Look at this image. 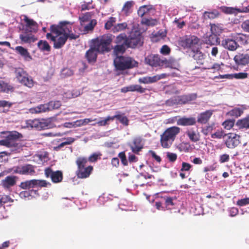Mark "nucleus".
I'll use <instances>...</instances> for the list:
<instances>
[{
    "instance_id": "1",
    "label": "nucleus",
    "mask_w": 249,
    "mask_h": 249,
    "mask_svg": "<svg viewBox=\"0 0 249 249\" xmlns=\"http://www.w3.org/2000/svg\"><path fill=\"white\" fill-rule=\"evenodd\" d=\"M72 23L69 21H61L58 25H52L51 33H47L46 38L53 42L55 49L61 48L66 43L67 39H76L79 37V34L72 33Z\"/></svg>"
},
{
    "instance_id": "2",
    "label": "nucleus",
    "mask_w": 249,
    "mask_h": 249,
    "mask_svg": "<svg viewBox=\"0 0 249 249\" xmlns=\"http://www.w3.org/2000/svg\"><path fill=\"white\" fill-rule=\"evenodd\" d=\"M116 44L114 47L115 53H124L128 48L135 49L143 44L142 38L140 32L132 30L127 36L125 33L117 36L115 40Z\"/></svg>"
},
{
    "instance_id": "3",
    "label": "nucleus",
    "mask_w": 249,
    "mask_h": 249,
    "mask_svg": "<svg viewBox=\"0 0 249 249\" xmlns=\"http://www.w3.org/2000/svg\"><path fill=\"white\" fill-rule=\"evenodd\" d=\"M113 53L115 55L113 60V65L116 71H123L138 67V62L133 57L128 55H123L124 53H115L114 48Z\"/></svg>"
},
{
    "instance_id": "4",
    "label": "nucleus",
    "mask_w": 249,
    "mask_h": 249,
    "mask_svg": "<svg viewBox=\"0 0 249 249\" xmlns=\"http://www.w3.org/2000/svg\"><path fill=\"white\" fill-rule=\"evenodd\" d=\"M113 36L110 34H104L92 39L91 44L98 53L105 54L111 50Z\"/></svg>"
},
{
    "instance_id": "5",
    "label": "nucleus",
    "mask_w": 249,
    "mask_h": 249,
    "mask_svg": "<svg viewBox=\"0 0 249 249\" xmlns=\"http://www.w3.org/2000/svg\"><path fill=\"white\" fill-rule=\"evenodd\" d=\"M5 135L3 139L0 140V145L8 148L17 149L20 147L19 140L22 138L21 133L16 131L2 132Z\"/></svg>"
},
{
    "instance_id": "6",
    "label": "nucleus",
    "mask_w": 249,
    "mask_h": 249,
    "mask_svg": "<svg viewBox=\"0 0 249 249\" xmlns=\"http://www.w3.org/2000/svg\"><path fill=\"white\" fill-rule=\"evenodd\" d=\"M180 130L179 127L176 126L167 128L160 135V142L161 146L164 148H169L177 135L180 132Z\"/></svg>"
},
{
    "instance_id": "7",
    "label": "nucleus",
    "mask_w": 249,
    "mask_h": 249,
    "mask_svg": "<svg viewBox=\"0 0 249 249\" xmlns=\"http://www.w3.org/2000/svg\"><path fill=\"white\" fill-rule=\"evenodd\" d=\"M88 162L87 158L85 157H78L75 161L77 166L76 174L78 178H89L93 170V167L89 165L86 167Z\"/></svg>"
},
{
    "instance_id": "8",
    "label": "nucleus",
    "mask_w": 249,
    "mask_h": 249,
    "mask_svg": "<svg viewBox=\"0 0 249 249\" xmlns=\"http://www.w3.org/2000/svg\"><path fill=\"white\" fill-rule=\"evenodd\" d=\"M200 39L194 35H185L179 38L178 44L184 49H191L192 51L199 46Z\"/></svg>"
},
{
    "instance_id": "9",
    "label": "nucleus",
    "mask_w": 249,
    "mask_h": 249,
    "mask_svg": "<svg viewBox=\"0 0 249 249\" xmlns=\"http://www.w3.org/2000/svg\"><path fill=\"white\" fill-rule=\"evenodd\" d=\"M51 183L43 179H33L21 182L19 187L24 190H31L36 187H47L51 186Z\"/></svg>"
},
{
    "instance_id": "10",
    "label": "nucleus",
    "mask_w": 249,
    "mask_h": 249,
    "mask_svg": "<svg viewBox=\"0 0 249 249\" xmlns=\"http://www.w3.org/2000/svg\"><path fill=\"white\" fill-rule=\"evenodd\" d=\"M16 78L18 82L23 85L32 88L34 85L33 80L29 77L28 73L20 68H17L15 70Z\"/></svg>"
},
{
    "instance_id": "11",
    "label": "nucleus",
    "mask_w": 249,
    "mask_h": 249,
    "mask_svg": "<svg viewBox=\"0 0 249 249\" xmlns=\"http://www.w3.org/2000/svg\"><path fill=\"white\" fill-rule=\"evenodd\" d=\"M45 175L47 178H50L54 183L61 182L63 178V173L61 171H54L50 167L46 168L45 170Z\"/></svg>"
},
{
    "instance_id": "12",
    "label": "nucleus",
    "mask_w": 249,
    "mask_h": 249,
    "mask_svg": "<svg viewBox=\"0 0 249 249\" xmlns=\"http://www.w3.org/2000/svg\"><path fill=\"white\" fill-rule=\"evenodd\" d=\"M29 124L38 130L49 129L52 127L50 121L44 119H34L29 121Z\"/></svg>"
},
{
    "instance_id": "13",
    "label": "nucleus",
    "mask_w": 249,
    "mask_h": 249,
    "mask_svg": "<svg viewBox=\"0 0 249 249\" xmlns=\"http://www.w3.org/2000/svg\"><path fill=\"white\" fill-rule=\"evenodd\" d=\"M14 173L22 175H33L35 173V166L29 164L15 166Z\"/></svg>"
},
{
    "instance_id": "14",
    "label": "nucleus",
    "mask_w": 249,
    "mask_h": 249,
    "mask_svg": "<svg viewBox=\"0 0 249 249\" xmlns=\"http://www.w3.org/2000/svg\"><path fill=\"white\" fill-rule=\"evenodd\" d=\"M240 136L234 133H229L227 139L225 142L227 147L233 149L237 147L240 143Z\"/></svg>"
},
{
    "instance_id": "15",
    "label": "nucleus",
    "mask_w": 249,
    "mask_h": 249,
    "mask_svg": "<svg viewBox=\"0 0 249 249\" xmlns=\"http://www.w3.org/2000/svg\"><path fill=\"white\" fill-rule=\"evenodd\" d=\"M144 63L151 67H156L162 64V61L158 54H150L145 57Z\"/></svg>"
},
{
    "instance_id": "16",
    "label": "nucleus",
    "mask_w": 249,
    "mask_h": 249,
    "mask_svg": "<svg viewBox=\"0 0 249 249\" xmlns=\"http://www.w3.org/2000/svg\"><path fill=\"white\" fill-rule=\"evenodd\" d=\"M213 111L212 110H207L198 114L197 117L196 123L201 124H206L210 120L212 115Z\"/></svg>"
},
{
    "instance_id": "17",
    "label": "nucleus",
    "mask_w": 249,
    "mask_h": 249,
    "mask_svg": "<svg viewBox=\"0 0 249 249\" xmlns=\"http://www.w3.org/2000/svg\"><path fill=\"white\" fill-rule=\"evenodd\" d=\"M17 177L14 176H8L1 181V185L6 190H9L11 187L16 184Z\"/></svg>"
},
{
    "instance_id": "18",
    "label": "nucleus",
    "mask_w": 249,
    "mask_h": 249,
    "mask_svg": "<svg viewBox=\"0 0 249 249\" xmlns=\"http://www.w3.org/2000/svg\"><path fill=\"white\" fill-rule=\"evenodd\" d=\"M129 145L133 153L138 154L143 147L142 139L140 137L135 138L132 143Z\"/></svg>"
},
{
    "instance_id": "19",
    "label": "nucleus",
    "mask_w": 249,
    "mask_h": 249,
    "mask_svg": "<svg viewBox=\"0 0 249 249\" xmlns=\"http://www.w3.org/2000/svg\"><path fill=\"white\" fill-rule=\"evenodd\" d=\"M221 44L224 48L231 51H235L239 46L236 41L230 38L223 39Z\"/></svg>"
},
{
    "instance_id": "20",
    "label": "nucleus",
    "mask_w": 249,
    "mask_h": 249,
    "mask_svg": "<svg viewBox=\"0 0 249 249\" xmlns=\"http://www.w3.org/2000/svg\"><path fill=\"white\" fill-rule=\"evenodd\" d=\"M236 64L239 65H246L249 64V54L239 53L233 58Z\"/></svg>"
},
{
    "instance_id": "21",
    "label": "nucleus",
    "mask_w": 249,
    "mask_h": 249,
    "mask_svg": "<svg viewBox=\"0 0 249 249\" xmlns=\"http://www.w3.org/2000/svg\"><path fill=\"white\" fill-rule=\"evenodd\" d=\"M196 124V120L194 117H183L179 118L177 121V124L181 126H192L195 125Z\"/></svg>"
},
{
    "instance_id": "22",
    "label": "nucleus",
    "mask_w": 249,
    "mask_h": 249,
    "mask_svg": "<svg viewBox=\"0 0 249 249\" xmlns=\"http://www.w3.org/2000/svg\"><path fill=\"white\" fill-rule=\"evenodd\" d=\"M97 53L95 49L91 45L89 49L86 52L85 54V57L89 63H94L96 61Z\"/></svg>"
},
{
    "instance_id": "23",
    "label": "nucleus",
    "mask_w": 249,
    "mask_h": 249,
    "mask_svg": "<svg viewBox=\"0 0 249 249\" xmlns=\"http://www.w3.org/2000/svg\"><path fill=\"white\" fill-rule=\"evenodd\" d=\"M24 20L26 23V26L30 29L31 32L36 33L38 31L37 23L32 19H30L27 16H24Z\"/></svg>"
},
{
    "instance_id": "24",
    "label": "nucleus",
    "mask_w": 249,
    "mask_h": 249,
    "mask_svg": "<svg viewBox=\"0 0 249 249\" xmlns=\"http://www.w3.org/2000/svg\"><path fill=\"white\" fill-rule=\"evenodd\" d=\"M15 51L18 54L23 57L26 61L32 60V56L27 49L24 48L22 46H18L15 48Z\"/></svg>"
},
{
    "instance_id": "25",
    "label": "nucleus",
    "mask_w": 249,
    "mask_h": 249,
    "mask_svg": "<svg viewBox=\"0 0 249 249\" xmlns=\"http://www.w3.org/2000/svg\"><path fill=\"white\" fill-rule=\"evenodd\" d=\"M219 15V11L216 9H213L212 11H205L203 13L202 18L204 20H212L217 18Z\"/></svg>"
},
{
    "instance_id": "26",
    "label": "nucleus",
    "mask_w": 249,
    "mask_h": 249,
    "mask_svg": "<svg viewBox=\"0 0 249 249\" xmlns=\"http://www.w3.org/2000/svg\"><path fill=\"white\" fill-rule=\"evenodd\" d=\"M196 98V95L195 94H190L178 96L180 104H185Z\"/></svg>"
},
{
    "instance_id": "27",
    "label": "nucleus",
    "mask_w": 249,
    "mask_h": 249,
    "mask_svg": "<svg viewBox=\"0 0 249 249\" xmlns=\"http://www.w3.org/2000/svg\"><path fill=\"white\" fill-rule=\"evenodd\" d=\"M192 51L194 53V54L193 55L194 59L197 61V63L202 65L203 64V60L205 58V55L199 50H198V47Z\"/></svg>"
},
{
    "instance_id": "28",
    "label": "nucleus",
    "mask_w": 249,
    "mask_h": 249,
    "mask_svg": "<svg viewBox=\"0 0 249 249\" xmlns=\"http://www.w3.org/2000/svg\"><path fill=\"white\" fill-rule=\"evenodd\" d=\"M186 135L193 142H197L200 140V135L199 132L196 131L193 129H191L186 131Z\"/></svg>"
},
{
    "instance_id": "29",
    "label": "nucleus",
    "mask_w": 249,
    "mask_h": 249,
    "mask_svg": "<svg viewBox=\"0 0 249 249\" xmlns=\"http://www.w3.org/2000/svg\"><path fill=\"white\" fill-rule=\"evenodd\" d=\"M14 90V87L5 82L1 78H0V92L8 93L9 91H13Z\"/></svg>"
},
{
    "instance_id": "30",
    "label": "nucleus",
    "mask_w": 249,
    "mask_h": 249,
    "mask_svg": "<svg viewBox=\"0 0 249 249\" xmlns=\"http://www.w3.org/2000/svg\"><path fill=\"white\" fill-rule=\"evenodd\" d=\"M37 194V190L31 189L21 191L19 193V196L21 198L25 199H30L33 195Z\"/></svg>"
},
{
    "instance_id": "31",
    "label": "nucleus",
    "mask_w": 249,
    "mask_h": 249,
    "mask_svg": "<svg viewBox=\"0 0 249 249\" xmlns=\"http://www.w3.org/2000/svg\"><path fill=\"white\" fill-rule=\"evenodd\" d=\"M97 20L93 19L90 20L89 22L87 25H84L83 30V34H86L93 31L95 26L97 25Z\"/></svg>"
},
{
    "instance_id": "32",
    "label": "nucleus",
    "mask_w": 249,
    "mask_h": 249,
    "mask_svg": "<svg viewBox=\"0 0 249 249\" xmlns=\"http://www.w3.org/2000/svg\"><path fill=\"white\" fill-rule=\"evenodd\" d=\"M19 38L21 41L24 43H32L35 42L37 38L32 34H22L20 35Z\"/></svg>"
},
{
    "instance_id": "33",
    "label": "nucleus",
    "mask_w": 249,
    "mask_h": 249,
    "mask_svg": "<svg viewBox=\"0 0 249 249\" xmlns=\"http://www.w3.org/2000/svg\"><path fill=\"white\" fill-rule=\"evenodd\" d=\"M236 125L240 129L249 128V114L246 117L238 120L236 122Z\"/></svg>"
},
{
    "instance_id": "34",
    "label": "nucleus",
    "mask_w": 249,
    "mask_h": 249,
    "mask_svg": "<svg viewBox=\"0 0 249 249\" xmlns=\"http://www.w3.org/2000/svg\"><path fill=\"white\" fill-rule=\"evenodd\" d=\"M153 9V6L151 5H144L140 7L138 10V15L141 17H142L145 14L148 13Z\"/></svg>"
},
{
    "instance_id": "35",
    "label": "nucleus",
    "mask_w": 249,
    "mask_h": 249,
    "mask_svg": "<svg viewBox=\"0 0 249 249\" xmlns=\"http://www.w3.org/2000/svg\"><path fill=\"white\" fill-rule=\"evenodd\" d=\"M215 129V124L214 123H212L211 124H208L206 126L202 128L201 132L205 136H207L209 134H212L213 130Z\"/></svg>"
},
{
    "instance_id": "36",
    "label": "nucleus",
    "mask_w": 249,
    "mask_h": 249,
    "mask_svg": "<svg viewBox=\"0 0 249 249\" xmlns=\"http://www.w3.org/2000/svg\"><path fill=\"white\" fill-rule=\"evenodd\" d=\"M134 2L132 0L126 1L122 9V11L126 16H128L131 13V8L133 6Z\"/></svg>"
},
{
    "instance_id": "37",
    "label": "nucleus",
    "mask_w": 249,
    "mask_h": 249,
    "mask_svg": "<svg viewBox=\"0 0 249 249\" xmlns=\"http://www.w3.org/2000/svg\"><path fill=\"white\" fill-rule=\"evenodd\" d=\"M113 120L115 119L118 120L122 124L125 126H127L129 124V120L127 117L124 115V114H117L113 116Z\"/></svg>"
},
{
    "instance_id": "38",
    "label": "nucleus",
    "mask_w": 249,
    "mask_h": 249,
    "mask_svg": "<svg viewBox=\"0 0 249 249\" xmlns=\"http://www.w3.org/2000/svg\"><path fill=\"white\" fill-rule=\"evenodd\" d=\"M37 46L42 51L50 52L51 51V46L45 40H39L37 43Z\"/></svg>"
},
{
    "instance_id": "39",
    "label": "nucleus",
    "mask_w": 249,
    "mask_h": 249,
    "mask_svg": "<svg viewBox=\"0 0 249 249\" xmlns=\"http://www.w3.org/2000/svg\"><path fill=\"white\" fill-rule=\"evenodd\" d=\"M140 83L148 84L156 82L155 76H145L140 78L139 79Z\"/></svg>"
},
{
    "instance_id": "40",
    "label": "nucleus",
    "mask_w": 249,
    "mask_h": 249,
    "mask_svg": "<svg viewBox=\"0 0 249 249\" xmlns=\"http://www.w3.org/2000/svg\"><path fill=\"white\" fill-rule=\"evenodd\" d=\"M36 113L46 112L49 111V107L48 104L40 105L32 109Z\"/></svg>"
},
{
    "instance_id": "41",
    "label": "nucleus",
    "mask_w": 249,
    "mask_h": 249,
    "mask_svg": "<svg viewBox=\"0 0 249 249\" xmlns=\"http://www.w3.org/2000/svg\"><path fill=\"white\" fill-rule=\"evenodd\" d=\"M243 113V110L239 107H235L233 109L230 110L228 114L231 116H233L235 118H237L240 116Z\"/></svg>"
},
{
    "instance_id": "42",
    "label": "nucleus",
    "mask_w": 249,
    "mask_h": 249,
    "mask_svg": "<svg viewBox=\"0 0 249 249\" xmlns=\"http://www.w3.org/2000/svg\"><path fill=\"white\" fill-rule=\"evenodd\" d=\"M129 90L130 91H137L139 93H143L145 92L146 89L139 85H132L129 86Z\"/></svg>"
},
{
    "instance_id": "43",
    "label": "nucleus",
    "mask_w": 249,
    "mask_h": 249,
    "mask_svg": "<svg viewBox=\"0 0 249 249\" xmlns=\"http://www.w3.org/2000/svg\"><path fill=\"white\" fill-rule=\"evenodd\" d=\"M127 27V24L126 22L118 23L113 27L112 31L113 33L119 32L125 30Z\"/></svg>"
},
{
    "instance_id": "44",
    "label": "nucleus",
    "mask_w": 249,
    "mask_h": 249,
    "mask_svg": "<svg viewBox=\"0 0 249 249\" xmlns=\"http://www.w3.org/2000/svg\"><path fill=\"white\" fill-rule=\"evenodd\" d=\"M220 8L223 12L227 14H236L238 12V9L235 8L222 6Z\"/></svg>"
},
{
    "instance_id": "45",
    "label": "nucleus",
    "mask_w": 249,
    "mask_h": 249,
    "mask_svg": "<svg viewBox=\"0 0 249 249\" xmlns=\"http://www.w3.org/2000/svg\"><path fill=\"white\" fill-rule=\"evenodd\" d=\"M14 201L9 196L7 195H0V208H1L4 204L8 203H11Z\"/></svg>"
},
{
    "instance_id": "46",
    "label": "nucleus",
    "mask_w": 249,
    "mask_h": 249,
    "mask_svg": "<svg viewBox=\"0 0 249 249\" xmlns=\"http://www.w3.org/2000/svg\"><path fill=\"white\" fill-rule=\"evenodd\" d=\"M93 14L92 12H87L82 17H79L80 23L82 26L84 25V23L88 21L91 18Z\"/></svg>"
},
{
    "instance_id": "47",
    "label": "nucleus",
    "mask_w": 249,
    "mask_h": 249,
    "mask_svg": "<svg viewBox=\"0 0 249 249\" xmlns=\"http://www.w3.org/2000/svg\"><path fill=\"white\" fill-rule=\"evenodd\" d=\"M141 23L146 26H154L157 24V20L156 19L143 18Z\"/></svg>"
},
{
    "instance_id": "48",
    "label": "nucleus",
    "mask_w": 249,
    "mask_h": 249,
    "mask_svg": "<svg viewBox=\"0 0 249 249\" xmlns=\"http://www.w3.org/2000/svg\"><path fill=\"white\" fill-rule=\"evenodd\" d=\"M211 31L212 34L217 36V35H219L222 33V29L219 27V26L215 24H211Z\"/></svg>"
},
{
    "instance_id": "49",
    "label": "nucleus",
    "mask_w": 249,
    "mask_h": 249,
    "mask_svg": "<svg viewBox=\"0 0 249 249\" xmlns=\"http://www.w3.org/2000/svg\"><path fill=\"white\" fill-rule=\"evenodd\" d=\"M165 200V205L167 209H172L175 206V203L173 202V199L170 196L164 197Z\"/></svg>"
},
{
    "instance_id": "50",
    "label": "nucleus",
    "mask_w": 249,
    "mask_h": 249,
    "mask_svg": "<svg viewBox=\"0 0 249 249\" xmlns=\"http://www.w3.org/2000/svg\"><path fill=\"white\" fill-rule=\"evenodd\" d=\"M101 156L102 154L100 152L94 153L87 158L88 161H89L90 162H95L98 160L101 159Z\"/></svg>"
},
{
    "instance_id": "51",
    "label": "nucleus",
    "mask_w": 249,
    "mask_h": 249,
    "mask_svg": "<svg viewBox=\"0 0 249 249\" xmlns=\"http://www.w3.org/2000/svg\"><path fill=\"white\" fill-rule=\"evenodd\" d=\"M236 39L241 45H246L248 43L246 36L243 34H238Z\"/></svg>"
},
{
    "instance_id": "52",
    "label": "nucleus",
    "mask_w": 249,
    "mask_h": 249,
    "mask_svg": "<svg viewBox=\"0 0 249 249\" xmlns=\"http://www.w3.org/2000/svg\"><path fill=\"white\" fill-rule=\"evenodd\" d=\"M234 120H227L222 123V125L224 128L227 130L231 129L234 126Z\"/></svg>"
},
{
    "instance_id": "53",
    "label": "nucleus",
    "mask_w": 249,
    "mask_h": 249,
    "mask_svg": "<svg viewBox=\"0 0 249 249\" xmlns=\"http://www.w3.org/2000/svg\"><path fill=\"white\" fill-rule=\"evenodd\" d=\"M217 39L218 37L217 36L212 34L206 37L205 40L206 43L211 45H213L217 41Z\"/></svg>"
},
{
    "instance_id": "54",
    "label": "nucleus",
    "mask_w": 249,
    "mask_h": 249,
    "mask_svg": "<svg viewBox=\"0 0 249 249\" xmlns=\"http://www.w3.org/2000/svg\"><path fill=\"white\" fill-rule=\"evenodd\" d=\"M118 157L120 159L121 163L124 166L128 165V160L124 151L120 152L118 154Z\"/></svg>"
},
{
    "instance_id": "55",
    "label": "nucleus",
    "mask_w": 249,
    "mask_h": 249,
    "mask_svg": "<svg viewBox=\"0 0 249 249\" xmlns=\"http://www.w3.org/2000/svg\"><path fill=\"white\" fill-rule=\"evenodd\" d=\"M49 107V110L58 109L61 106V103L60 101H51L48 104Z\"/></svg>"
},
{
    "instance_id": "56",
    "label": "nucleus",
    "mask_w": 249,
    "mask_h": 249,
    "mask_svg": "<svg viewBox=\"0 0 249 249\" xmlns=\"http://www.w3.org/2000/svg\"><path fill=\"white\" fill-rule=\"evenodd\" d=\"M224 136V132L222 129H218L213 133L211 134L213 139H221Z\"/></svg>"
},
{
    "instance_id": "57",
    "label": "nucleus",
    "mask_w": 249,
    "mask_h": 249,
    "mask_svg": "<svg viewBox=\"0 0 249 249\" xmlns=\"http://www.w3.org/2000/svg\"><path fill=\"white\" fill-rule=\"evenodd\" d=\"M166 157L169 162H174L177 159V154L168 152L166 153Z\"/></svg>"
},
{
    "instance_id": "58",
    "label": "nucleus",
    "mask_w": 249,
    "mask_h": 249,
    "mask_svg": "<svg viewBox=\"0 0 249 249\" xmlns=\"http://www.w3.org/2000/svg\"><path fill=\"white\" fill-rule=\"evenodd\" d=\"M116 22V18L110 17L108 20L105 23V28L106 29L109 30L113 26V23Z\"/></svg>"
},
{
    "instance_id": "59",
    "label": "nucleus",
    "mask_w": 249,
    "mask_h": 249,
    "mask_svg": "<svg viewBox=\"0 0 249 249\" xmlns=\"http://www.w3.org/2000/svg\"><path fill=\"white\" fill-rule=\"evenodd\" d=\"M232 78L237 79H243L248 77V74L246 72H239L232 74Z\"/></svg>"
},
{
    "instance_id": "60",
    "label": "nucleus",
    "mask_w": 249,
    "mask_h": 249,
    "mask_svg": "<svg viewBox=\"0 0 249 249\" xmlns=\"http://www.w3.org/2000/svg\"><path fill=\"white\" fill-rule=\"evenodd\" d=\"M113 116H108L105 119L100 120L97 122V124L99 126H105L108 124V122L109 121H113Z\"/></svg>"
},
{
    "instance_id": "61",
    "label": "nucleus",
    "mask_w": 249,
    "mask_h": 249,
    "mask_svg": "<svg viewBox=\"0 0 249 249\" xmlns=\"http://www.w3.org/2000/svg\"><path fill=\"white\" fill-rule=\"evenodd\" d=\"M241 26L244 32L249 33V19L244 21L242 23Z\"/></svg>"
},
{
    "instance_id": "62",
    "label": "nucleus",
    "mask_w": 249,
    "mask_h": 249,
    "mask_svg": "<svg viewBox=\"0 0 249 249\" xmlns=\"http://www.w3.org/2000/svg\"><path fill=\"white\" fill-rule=\"evenodd\" d=\"M249 204V197H246L243 199H239L237 201V205L242 207Z\"/></svg>"
},
{
    "instance_id": "63",
    "label": "nucleus",
    "mask_w": 249,
    "mask_h": 249,
    "mask_svg": "<svg viewBox=\"0 0 249 249\" xmlns=\"http://www.w3.org/2000/svg\"><path fill=\"white\" fill-rule=\"evenodd\" d=\"M170 48L166 45L162 46L160 50V53L163 55H168L170 53Z\"/></svg>"
},
{
    "instance_id": "64",
    "label": "nucleus",
    "mask_w": 249,
    "mask_h": 249,
    "mask_svg": "<svg viewBox=\"0 0 249 249\" xmlns=\"http://www.w3.org/2000/svg\"><path fill=\"white\" fill-rule=\"evenodd\" d=\"M192 168V165L187 162H183L180 169L181 172L189 171Z\"/></svg>"
}]
</instances>
